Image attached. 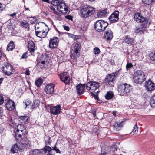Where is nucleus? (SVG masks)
<instances>
[{
  "label": "nucleus",
  "instance_id": "17",
  "mask_svg": "<svg viewBox=\"0 0 155 155\" xmlns=\"http://www.w3.org/2000/svg\"><path fill=\"white\" fill-rule=\"evenodd\" d=\"M145 84L146 88L148 91H153L155 89V84L150 80L147 81Z\"/></svg>",
  "mask_w": 155,
  "mask_h": 155
},
{
  "label": "nucleus",
  "instance_id": "54",
  "mask_svg": "<svg viewBox=\"0 0 155 155\" xmlns=\"http://www.w3.org/2000/svg\"><path fill=\"white\" fill-rule=\"evenodd\" d=\"M64 28L65 30H66L67 31H68L69 30V28L68 26L64 25Z\"/></svg>",
  "mask_w": 155,
  "mask_h": 155
},
{
  "label": "nucleus",
  "instance_id": "29",
  "mask_svg": "<svg viewBox=\"0 0 155 155\" xmlns=\"http://www.w3.org/2000/svg\"><path fill=\"white\" fill-rule=\"evenodd\" d=\"M15 47V45L13 41H11L8 45L7 50L8 51H12Z\"/></svg>",
  "mask_w": 155,
  "mask_h": 155
},
{
  "label": "nucleus",
  "instance_id": "55",
  "mask_svg": "<svg viewBox=\"0 0 155 155\" xmlns=\"http://www.w3.org/2000/svg\"><path fill=\"white\" fill-rule=\"evenodd\" d=\"M96 110H94L92 111V113L94 117L96 116Z\"/></svg>",
  "mask_w": 155,
  "mask_h": 155
},
{
  "label": "nucleus",
  "instance_id": "39",
  "mask_svg": "<svg viewBox=\"0 0 155 155\" xmlns=\"http://www.w3.org/2000/svg\"><path fill=\"white\" fill-rule=\"evenodd\" d=\"M26 135L25 136V137L23 138V139L21 140L22 142H24V143L26 145H27L29 143V142L28 140V139L26 137Z\"/></svg>",
  "mask_w": 155,
  "mask_h": 155
},
{
  "label": "nucleus",
  "instance_id": "19",
  "mask_svg": "<svg viewBox=\"0 0 155 155\" xmlns=\"http://www.w3.org/2000/svg\"><path fill=\"white\" fill-rule=\"evenodd\" d=\"M44 24H45V23L41 22L37 23L35 25V34L38 33L37 31H38L41 32L45 30L44 29Z\"/></svg>",
  "mask_w": 155,
  "mask_h": 155
},
{
  "label": "nucleus",
  "instance_id": "62",
  "mask_svg": "<svg viewBox=\"0 0 155 155\" xmlns=\"http://www.w3.org/2000/svg\"><path fill=\"white\" fill-rule=\"evenodd\" d=\"M113 148H115V149L116 150H117V147L116 145H114L113 146Z\"/></svg>",
  "mask_w": 155,
  "mask_h": 155
},
{
  "label": "nucleus",
  "instance_id": "43",
  "mask_svg": "<svg viewBox=\"0 0 155 155\" xmlns=\"http://www.w3.org/2000/svg\"><path fill=\"white\" fill-rule=\"evenodd\" d=\"M64 10V11L63 10V11L62 12H61L63 14H65L67 13L68 12V9L67 7L65 5L64 6L63 8V10Z\"/></svg>",
  "mask_w": 155,
  "mask_h": 155
},
{
  "label": "nucleus",
  "instance_id": "12",
  "mask_svg": "<svg viewBox=\"0 0 155 155\" xmlns=\"http://www.w3.org/2000/svg\"><path fill=\"white\" fill-rule=\"evenodd\" d=\"M119 13L118 11H115L110 15L108 18L110 23H114L117 21L119 19Z\"/></svg>",
  "mask_w": 155,
  "mask_h": 155
},
{
  "label": "nucleus",
  "instance_id": "47",
  "mask_svg": "<svg viewBox=\"0 0 155 155\" xmlns=\"http://www.w3.org/2000/svg\"><path fill=\"white\" fill-rule=\"evenodd\" d=\"M101 147V154L102 155H106L107 154V153L106 152V150L104 149H103V148H102Z\"/></svg>",
  "mask_w": 155,
  "mask_h": 155
},
{
  "label": "nucleus",
  "instance_id": "6",
  "mask_svg": "<svg viewBox=\"0 0 155 155\" xmlns=\"http://www.w3.org/2000/svg\"><path fill=\"white\" fill-rule=\"evenodd\" d=\"M108 25V23L105 21L98 20L95 22L94 28L97 32H101L104 31Z\"/></svg>",
  "mask_w": 155,
  "mask_h": 155
},
{
  "label": "nucleus",
  "instance_id": "27",
  "mask_svg": "<svg viewBox=\"0 0 155 155\" xmlns=\"http://www.w3.org/2000/svg\"><path fill=\"white\" fill-rule=\"evenodd\" d=\"M22 131L24 132H26L25 127L23 124H19L18 125L16 129V131Z\"/></svg>",
  "mask_w": 155,
  "mask_h": 155
},
{
  "label": "nucleus",
  "instance_id": "37",
  "mask_svg": "<svg viewBox=\"0 0 155 155\" xmlns=\"http://www.w3.org/2000/svg\"><path fill=\"white\" fill-rule=\"evenodd\" d=\"M151 106L153 107H155V95L152 96L151 98Z\"/></svg>",
  "mask_w": 155,
  "mask_h": 155
},
{
  "label": "nucleus",
  "instance_id": "59",
  "mask_svg": "<svg viewBox=\"0 0 155 155\" xmlns=\"http://www.w3.org/2000/svg\"><path fill=\"white\" fill-rule=\"evenodd\" d=\"M50 8V9L51 10H53L54 11H55V8H54V6H51Z\"/></svg>",
  "mask_w": 155,
  "mask_h": 155
},
{
  "label": "nucleus",
  "instance_id": "36",
  "mask_svg": "<svg viewBox=\"0 0 155 155\" xmlns=\"http://www.w3.org/2000/svg\"><path fill=\"white\" fill-rule=\"evenodd\" d=\"M42 79L39 78L35 81V84L37 87H39L42 84Z\"/></svg>",
  "mask_w": 155,
  "mask_h": 155
},
{
  "label": "nucleus",
  "instance_id": "64",
  "mask_svg": "<svg viewBox=\"0 0 155 155\" xmlns=\"http://www.w3.org/2000/svg\"><path fill=\"white\" fill-rule=\"evenodd\" d=\"M3 78H0V84L2 83V81H3Z\"/></svg>",
  "mask_w": 155,
  "mask_h": 155
},
{
  "label": "nucleus",
  "instance_id": "15",
  "mask_svg": "<svg viewBox=\"0 0 155 155\" xmlns=\"http://www.w3.org/2000/svg\"><path fill=\"white\" fill-rule=\"evenodd\" d=\"M67 72H64L60 74V79L61 81L66 84H68L70 83V78L67 75Z\"/></svg>",
  "mask_w": 155,
  "mask_h": 155
},
{
  "label": "nucleus",
  "instance_id": "40",
  "mask_svg": "<svg viewBox=\"0 0 155 155\" xmlns=\"http://www.w3.org/2000/svg\"><path fill=\"white\" fill-rule=\"evenodd\" d=\"M94 51L95 54H99L100 51L99 48L98 47H95L94 49Z\"/></svg>",
  "mask_w": 155,
  "mask_h": 155
},
{
  "label": "nucleus",
  "instance_id": "44",
  "mask_svg": "<svg viewBox=\"0 0 155 155\" xmlns=\"http://www.w3.org/2000/svg\"><path fill=\"white\" fill-rule=\"evenodd\" d=\"M133 65L131 63H127L126 65V68L127 69L132 67Z\"/></svg>",
  "mask_w": 155,
  "mask_h": 155
},
{
  "label": "nucleus",
  "instance_id": "58",
  "mask_svg": "<svg viewBox=\"0 0 155 155\" xmlns=\"http://www.w3.org/2000/svg\"><path fill=\"white\" fill-rule=\"evenodd\" d=\"M16 14H17V13H14L13 14H11L10 15H9L12 17H13L14 16L16 17Z\"/></svg>",
  "mask_w": 155,
  "mask_h": 155
},
{
  "label": "nucleus",
  "instance_id": "10",
  "mask_svg": "<svg viewBox=\"0 0 155 155\" xmlns=\"http://www.w3.org/2000/svg\"><path fill=\"white\" fill-rule=\"evenodd\" d=\"M59 42V39L56 37H54L50 39L49 44V48L51 49L57 48Z\"/></svg>",
  "mask_w": 155,
  "mask_h": 155
},
{
  "label": "nucleus",
  "instance_id": "3",
  "mask_svg": "<svg viewBox=\"0 0 155 155\" xmlns=\"http://www.w3.org/2000/svg\"><path fill=\"white\" fill-rule=\"evenodd\" d=\"M81 47V43L78 41H76L72 44L70 54V56L72 59H75L79 56Z\"/></svg>",
  "mask_w": 155,
  "mask_h": 155
},
{
  "label": "nucleus",
  "instance_id": "61",
  "mask_svg": "<svg viewBox=\"0 0 155 155\" xmlns=\"http://www.w3.org/2000/svg\"><path fill=\"white\" fill-rule=\"evenodd\" d=\"M2 4L0 3V13L3 10L2 7H1Z\"/></svg>",
  "mask_w": 155,
  "mask_h": 155
},
{
  "label": "nucleus",
  "instance_id": "38",
  "mask_svg": "<svg viewBox=\"0 0 155 155\" xmlns=\"http://www.w3.org/2000/svg\"><path fill=\"white\" fill-rule=\"evenodd\" d=\"M154 2H155V0H142L143 2L147 5H149Z\"/></svg>",
  "mask_w": 155,
  "mask_h": 155
},
{
  "label": "nucleus",
  "instance_id": "51",
  "mask_svg": "<svg viewBox=\"0 0 155 155\" xmlns=\"http://www.w3.org/2000/svg\"><path fill=\"white\" fill-rule=\"evenodd\" d=\"M151 58L152 60L155 61V52L153 54H152L151 56Z\"/></svg>",
  "mask_w": 155,
  "mask_h": 155
},
{
  "label": "nucleus",
  "instance_id": "20",
  "mask_svg": "<svg viewBox=\"0 0 155 155\" xmlns=\"http://www.w3.org/2000/svg\"><path fill=\"white\" fill-rule=\"evenodd\" d=\"M85 87V84H80L77 86L76 87L77 91L79 95H80L83 94L84 92V88Z\"/></svg>",
  "mask_w": 155,
  "mask_h": 155
},
{
  "label": "nucleus",
  "instance_id": "63",
  "mask_svg": "<svg viewBox=\"0 0 155 155\" xmlns=\"http://www.w3.org/2000/svg\"><path fill=\"white\" fill-rule=\"evenodd\" d=\"M2 110L1 107H0V117L2 116Z\"/></svg>",
  "mask_w": 155,
  "mask_h": 155
},
{
  "label": "nucleus",
  "instance_id": "13",
  "mask_svg": "<svg viewBox=\"0 0 155 155\" xmlns=\"http://www.w3.org/2000/svg\"><path fill=\"white\" fill-rule=\"evenodd\" d=\"M19 143H16L14 144L12 147L11 152L12 153H17L18 150L21 152L23 148V145H20Z\"/></svg>",
  "mask_w": 155,
  "mask_h": 155
},
{
  "label": "nucleus",
  "instance_id": "53",
  "mask_svg": "<svg viewBox=\"0 0 155 155\" xmlns=\"http://www.w3.org/2000/svg\"><path fill=\"white\" fill-rule=\"evenodd\" d=\"M31 101H28L25 103V105H26V107L29 106L31 103Z\"/></svg>",
  "mask_w": 155,
  "mask_h": 155
},
{
  "label": "nucleus",
  "instance_id": "57",
  "mask_svg": "<svg viewBox=\"0 0 155 155\" xmlns=\"http://www.w3.org/2000/svg\"><path fill=\"white\" fill-rule=\"evenodd\" d=\"M29 70H26L25 71V74L27 75H30V72Z\"/></svg>",
  "mask_w": 155,
  "mask_h": 155
},
{
  "label": "nucleus",
  "instance_id": "21",
  "mask_svg": "<svg viewBox=\"0 0 155 155\" xmlns=\"http://www.w3.org/2000/svg\"><path fill=\"white\" fill-rule=\"evenodd\" d=\"M107 9H105L97 12V15L98 18H101L107 15L109 13Z\"/></svg>",
  "mask_w": 155,
  "mask_h": 155
},
{
  "label": "nucleus",
  "instance_id": "35",
  "mask_svg": "<svg viewBox=\"0 0 155 155\" xmlns=\"http://www.w3.org/2000/svg\"><path fill=\"white\" fill-rule=\"evenodd\" d=\"M63 0H52L51 4L54 6H57L58 4L62 2Z\"/></svg>",
  "mask_w": 155,
  "mask_h": 155
},
{
  "label": "nucleus",
  "instance_id": "52",
  "mask_svg": "<svg viewBox=\"0 0 155 155\" xmlns=\"http://www.w3.org/2000/svg\"><path fill=\"white\" fill-rule=\"evenodd\" d=\"M50 138L49 137L48 139L47 140H45V145H49L50 144Z\"/></svg>",
  "mask_w": 155,
  "mask_h": 155
},
{
  "label": "nucleus",
  "instance_id": "8",
  "mask_svg": "<svg viewBox=\"0 0 155 155\" xmlns=\"http://www.w3.org/2000/svg\"><path fill=\"white\" fill-rule=\"evenodd\" d=\"M100 83L95 81H90L87 83L86 88L90 92L94 91L100 86Z\"/></svg>",
  "mask_w": 155,
  "mask_h": 155
},
{
  "label": "nucleus",
  "instance_id": "46",
  "mask_svg": "<svg viewBox=\"0 0 155 155\" xmlns=\"http://www.w3.org/2000/svg\"><path fill=\"white\" fill-rule=\"evenodd\" d=\"M93 92H90L91 93V95L93 97H94L95 99L97 100L98 98L97 95H95V94H94L93 93Z\"/></svg>",
  "mask_w": 155,
  "mask_h": 155
},
{
  "label": "nucleus",
  "instance_id": "34",
  "mask_svg": "<svg viewBox=\"0 0 155 155\" xmlns=\"http://www.w3.org/2000/svg\"><path fill=\"white\" fill-rule=\"evenodd\" d=\"M45 153L49 152L52 150L51 148L49 146H45L42 149Z\"/></svg>",
  "mask_w": 155,
  "mask_h": 155
},
{
  "label": "nucleus",
  "instance_id": "1",
  "mask_svg": "<svg viewBox=\"0 0 155 155\" xmlns=\"http://www.w3.org/2000/svg\"><path fill=\"white\" fill-rule=\"evenodd\" d=\"M134 19L137 22L141 23L140 26H137L135 28L134 31L135 33L142 34L144 33L146 30L145 28L148 27L151 24V20L147 17H143L140 13L136 12L135 13Z\"/></svg>",
  "mask_w": 155,
  "mask_h": 155
},
{
  "label": "nucleus",
  "instance_id": "33",
  "mask_svg": "<svg viewBox=\"0 0 155 155\" xmlns=\"http://www.w3.org/2000/svg\"><path fill=\"white\" fill-rule=\"evenodd\" d=\"M40 103V101L38 100H35L33 102L31 108L33 109L39 106Z\"/></svg>",
  "mask_w": 155,
  "mask_h": 155
},
{
  "label": "nucleus",
  "instance_id": "42",
  "mask_svg": "<svg viewBox=\"0 0 155 155\" xmlns=\"http://www.w3.org/2000/svg\"><path fill=\"white\" fill-rule=\"evenodd\" d=\"M138 127H137V124H135L134 127V129L133 130L132 132H133L134 133H135L136 131L137 132L138 131Z\"/></svg>",
  "mask_w": 155,
  "mask_h": 155
},
{
  "label": "nucleus",
  "instance_id": "22",
  "mask_svg": "<svg viewBox=\"0 0 155 155\" xmlns=\"http://www.w3.org/2000/svg\"><path fill=\"white\" fill-rule=\"evenodd\" d=\"M28 48L30 52L31 53H34L35 48V44L32 41L29 42L28 45Z\"/></svg>",
  "mask_w": 155,
  "mask_h": 155
},
{
  "label": "nucleus",
  "instance_id": "31",
  "mask_svg": "<svg viewBox=\"0 0 155 155\" xmlns=\"http://www.w3.org/2000/svg\"><path fill=\"white\" fill-rule=\"evenodd\" d=\"M25 136H23V137H22V135L20 134L19 132L15 133V138L18 141H21V140L24 138Z\"/></svg>",
  "mask_w": 155,
  "mask_h": 155
},
{
  "label": "nucleus",
  "instance_id": "18",
  "mask_svg": "<svg viewBox=\"0 0 155 155\" xmlns=\"http://www.w3.org/2000/svg\"><path fill=\"white\" fill-rule=\"evenodd\" d=\"M105 39L108 41H111L113 37V33L110 29L108 28L104 33Z\"/></svg>",
  "mask_w": 155,
  "mask_h": 155
},
{
  "label": "nucleus",
  "instance_id": "11",
  "mask_svg": "<svg viewBox=\"0 0 155 155\" xmlns=\"http://www.w3.org/2000/svg\"><path fill=\"white\" fill-rule=\"evenodd\" d=\"M5 104L7 109L10 111L13 110L15 107V103L10 99L5 100Z\"/></svg>",
  "mask_w": 155,
  "mask_h": 155
},
{
  "label": "nucleus",
  "instance_id": "28",
  "mask_svg": "<svg viewBox=\"0 0 155 155\" xmlns=\"http://www.w3.org/2000/svg\"><path fill=\"white\" fill-rule=\"evenodd\" d=\"M113 93L111 91L107 92L105 95V98L107 100L111 99L113 98Z\"/></svg>",
  "mask_w": 155,
  "mask_h": 155
},
{
  "label": "nucleus",
  "instance_id": "41",
  "mask_svg": "<svg viewBox=\"0 0 155 155\" xmlns=\"http://www.w3.org/2000/svg\"><path fill=\"white\" fill-rule=\"evenodd\" d=\"M53 150L56 151L57 153H61V152L59 149H58L56 145L53 147Z\"/></svg>",
  "mask_w": 155,
  "mask_h": 155
},
{
  "label": "nucleus",
  "instance_id": "50",
  "mask_svg": "<svg viewBox=\"0 0 155 155\" xmlns=\"http://www.w3.org/2000/svg\"><path fill=\"white\" fill-rule=\"evenodd\" d=\"M65 18L67 19L70 20H72L73 19L72 16L70 15H68L67 16H66Z\"/></svg>",
  "mask_w": 155,
  "mask_h": 155
},
{
  "label": "nucleus",
  "instance_id": "14",
  "mask_svg": "<svg viewBox=\"0 0 155 155\" xmlns=\"http://www.w3.org/2000/svg\"><path fill=\"white\" fill-rule=\"evenodd\" d=\"M54 86L55 85L54 84H47L44 88L45 92L48 94L54 93Z\"/></svg>",
  "mask_w": 155,
  "mask_h": 155
},
{
  "label": "nucleus",
  "instance_id": "56",
  "mask_svg": "<svg viewBox=\"0 0 155 155\" xmlns=\"http://www.w3.org/2000/svg\"><path fill=\"white\" fill-rule=\"evenodd\" d=\"M72 38L74 40H75L78 38V36L75 35H72Z\"/></svg>",
  "mask_w": 155,
  "mask_h": 155
},
{
  "label": "nucleus",
  "instance_id": "5",
  "mask_svg": "<svg viewBox=\"0 0 155 155\" xmlns=\"http://www.w3.org/2000/svg\"><path fill=\"white\" fill-rule=\"evenodd\" d=\"M134 79L135 82L140 84L146 80L144 72L141 70H137L134 74Z\"/></svg>",
  "mask_w": 155,
  "mask_h": 155
},
{
  "label": "nucleus",
  "instance_id": "48",
  "mask_svg": "<svg viewBox=\"0 0 155 155\" xmlns=\"http://www.w3.org/2000/svg\"><path fill=\"white\" fill-rule=\"evenodd\" d=\"M27 52L24 53L22 55L21 59H25L27 57Z\"/></svg>",
  "mask_w": 155,
  "mask_h": 155
},
{
  "label": "nucleus",
  "instance_id": "16",
  "mask_svg": "<svg viewBox=\"0 0 155 155\" xmlns=\"http://www.w3.org/2000/svg\"><path fill=\"white\" fill-rule=\"evenodd\" d=\"M61 108L60 105L56 106L51 107L50 108L51 112L54 115H58L60 113Z\"/></svg>",
  "mask_w": 155,
  "mask_h": 155
},
{
  "label": "nucleus",
  "instance_id": "2",
  "mask_svg": "<svg viewBox=\"0 0 155 155\" xmlns=\"http://www.w3.org/2000/svg\"><path fill=\"white\" fill-rule=\"evenodd\" d=\"M131 89V85L126 83L119 82L117 84V91L119 95L121 96L126 95Z\"/></svg>",
  "mask_w": 155,
  "mask_h": 155
},
{
  "label": "nucleus",
  "instance_id": "4",
  "mask_svg": "<svg viewBox=\"0 0 155 155\" xmlns=\"http://www.w3.org/2000/svg\"><path fill=\"white\" fill-rule=\"evenodd\" d=\"M95 8L88 5H86L80 10V13L82 17L87 18L91 16L95 12Z\"/></svg>",
  "mask_w": 155,
  "mask_h": 155
},
{
  "label": "nucleus",
  "instance_id": "7",
  "mask_svg": "<svg viewBox=\"0 0 155 155\" xmlns=\"http://www.w3.org/2000/svg\"><path fill=\"white\" fill-rule=\"evenodd\" d=\"M1 70L5 75L10 76L13 74V67L9 63H5Z\"/></svg>",
  "mask_w": 155,
  "mask_h": 155
},
{
  "label": "nucleus",
  "instance_id": "9",
  "mask_svg": "<svg viewBox=\"0 0 155 155\" xmlns=\"http://www.w3.org/2000/svg\"><path fill=\"white\" fill-rule=\"evenodd\" d=\"M117 73H113L109 74L105 78V83L106 84L110 86L113 87L114 85V81L115 80V78Z\"/></svg>",
  "mask_w": 155,
  "mask_h": 155
},
{
  "label": "nucleus",
  "instance_id": "23",
  "mask_svg": "<svg viewBox=\"0 0 155 155\" xmlns=\"http://www.w3.org/2000/svg\"><path fill=\"white\" fill-rule=\"evenodd\" d=\"M49 30L48 29L47 31H46L45 30L41 32L38 31H37L38 33L36 34V35L37 36L41 38H44L47 35Z\"/></svg>",
  "mask_w": 155,
  "mask_h": 155
},
{
  "label": "nucleus",
  "instance_id": "26",
  "mask_svg": "<svg viewBox=\"0 0 155 155\" xmlns=\"http://www.w3.org/2000/svg\"><path fill=\"white\" fill-rule=\"evenodd\" d=\"M124 121L116 123L114 125V128L116 130H120L121 127L124 125Z\"/></svg>",
  "mask_w": 155,
  "mask_h": 155
},
{
  "label": "nucleus",
  "instance_id": "25",
  "mask_svg": "<svg viewBox=\"0 0 155 155\" xmlns=\"http://www.w3.org/2000/svg\"><path fill=\"white\" fill-rule=\"evenodd\" d=\"M18 118L22 123H26L28 122L29 119V117L28 116H20L18 117Z\"/></svg>",
  "mask_w": 155,
  "mask_h": 155
},
{
  "label": "nucleus",
  "instance_id": "30",
  "mask_svg": "<svg viewBox=\"0 0 155 155\" xmlns=\"http://www.w3.org/2000/svg\"><path fill=\"white\" fill-rule=\"evenodd\" d=\"M56 6H57L58 10L59 12H62L63 11V8L64 6H65V3L61 2L60 3L58 4Z\"/></svg>",
  "mask_w": 155,
  "mask_h": 155
},
{
  "label": "nucleus",
  "instance_id": "32",
  "mask_svg": "<svg viewBox=\"0 0 155 155\" xmlns=\"http://www.w3.org/2000/svg\"><path fill=\"white\" fill-rule=\"evenodd\" d=\"M20 25L25 28L27 29L29 25L26 21L24 20V21H20Z\"/></svg>",
  "mask_w": 155,
  "mask_h": 155
},
{
  "label": "nucleus",
  "instance_id": "24",
  "mask_svg": "<svg viewBox=\"0 0 155 155\" xmlns=\"http://www.w3.org/2000/svg\"><path fill=\"white\" fill-rule=\"evenodd\" d=\"M124 42L130 46L133 45L134 40L132 38H130L129 36L127 35L124 38Z\"/></svg>",
  "mask_w": 155,
  "mask_h": 155
},
{
  "label": "nucleus",
  "instance_id": "45",
  "mask_svg": "<svg viewBox=\"0 0 155 155\" xmlns=\"http://www.w3.org/2000/svg\"><path fill=\"white\" fill-rule=\"evenodd\" d=\"M4 99L2 95H0V105H2L4 103Z\"/></svg>",
  "mask_w": 155,
  "mask_h": 155
},
{
  "label": "nucleus",
  "instance_id": "60",
  "mask_svg": "<svg viewBox=\"0 0 155 155\" xmlns=\"http://www.w3.org/2000/svg\"><path fill=\"white\" fill-rule=\"evenodd\" d=\"M46 61V60L45 59L44 60L42 61H41V63L43 64H45V61Z\"/></svg>",
  "mask_w": 155,
  "mask_h": 155
},
{
  "label": "nucleus",
  "instance_id": "49",
  "mask_svg": "<svg viewBox=\"0 0 155 155\" xmlns=\"http://www.w3.org/2000/svg\"><path fill=\"white\" fill-rule=\"evenodd\" d=\"M16 132H19L20 133V134L22 135V137H23V136H24L25 137V136L26 135V132H22V131H16Z\"/></svg>",
  "mask_w": 155,
  "mask_h": 155
}]
</instances>
